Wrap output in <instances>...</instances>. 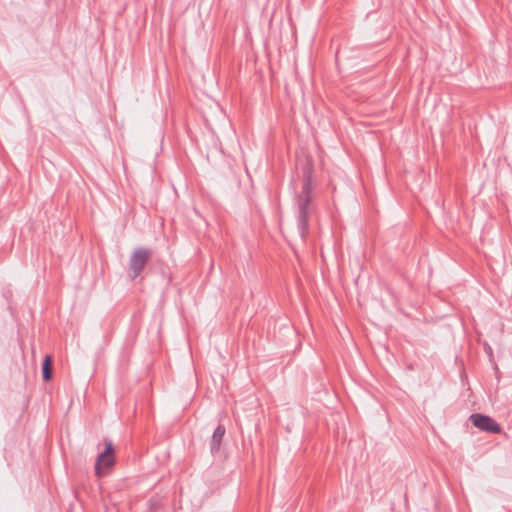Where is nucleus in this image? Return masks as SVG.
I'll return each mask as SVG.
<instances>
[{
    "label": "nucleus",
    "mask_w": 512,
    "mask_h": 512,
    "mask_svg": "<svg viewBox=\"0 0 512 512\" xmlns=\"http://www.w3.org/2000/svg\"><path fill=\"white\" fill-rule=\"evenodd\" d=\"M225 433H226L225 426L222 424H219L216 427V429L211 437V440H210V451L212 454H215L220 450L221 443H222Z\"/></svg>",
    "instance_id": "nucleus-5"
},
{
    "label": "nucleus",
    "mask_w": 512,
    "mask_h": 512,
    "mask_svg": "<svg viewBox=\"0 0 512 512\" xmlns=\"http://www.w3.org/2000/svg\"><path fill=\"white\" fill-rule=\"evenodd\" d=\"M471 423L478 429L488 433L499 434L501 432V426L490 416L474 413L470 415Z\"/></svg>",
    "instance_id": "nucleus-4"
},
{
    "label": "nucleus",
    "mask_w": 512,
    "mask_h": 512,
    "mask_svg": "<svg viewBox=\"0 0 512 512\" xmlns=\"http://www.w3.org/2000/svg\"><path fill=\"white\" fill-rule=\"evenodd\" d=\"M303 182L300 193L296 197L298 208V228L302 239H305L309 229V219L313 213L312 191H313V165L307 161L302 169Z\"/></svg>",
    "instance_id": "nucleus-1"
},
{
    "label": "nucleus",
    "mask_w": 512,
    "mask_h": 512,
    "mask_svg": "<svg viewBox=\"0 0 512 512\" xmlns=\"http://www.w3.org/2000/svg\"><path fill=\"white\" fill-rule=\"evenodd\" d=\"M105 449L97 456L95 462V473L102 476L106 470L111 469L115 463V450L110 440H105Z\"/></svg>",
    "instance_id": "nucleus-3"
},
{
    "label": "nucleus",
    "mask_w": 512,
    "mask_h": 512,
    "mask_svg": "<svg viewBox=\"0 0 512 512\" xmlns=\"http://www.w3.org/2000/svg\"><path fill=\"white\" fill-rule=\"evenodd\" d=\"M152 257V251L149 248L140 247L134 250L129 260V276L131 279L137 278L146 264Z\"/></svg>",
    "instance_id": "nucleus-2"
},
{
    "label": "nucleus",
    "mask_w": 512,
    "mask_h": 512,
    "mask_svg": "<svg viewBox=\"0 0 512 512\" xmlns=\"http://www.w3.org/2000/svg\"><path fill=\"white\" fill-rule=\"evenodd\" d=\"M53 372V360L52 356L46 355L42 363V376L44 381H50L52 379Z\"/></svg>",
    "instance_id": "nucleus-6"
}]
</instances>
